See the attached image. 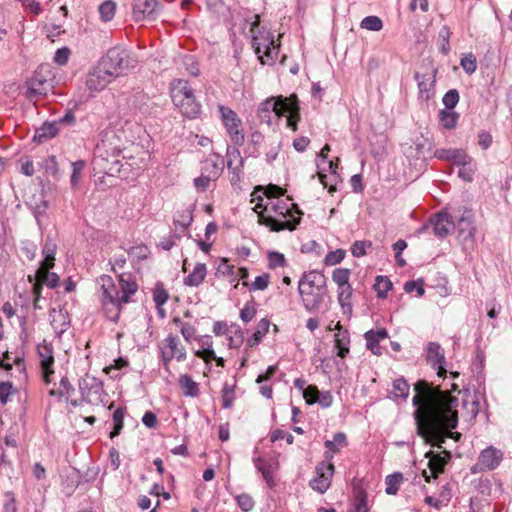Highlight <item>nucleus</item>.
<instances>
[{"label": "nucleus", "instance_id": "nucleus-15", "mask_svg": "<svg viewBox=\"0 0 512 512\" xmlns=\"http://www.w3.org/2000/svg\"><path fill=\"white\" fill-rule=\"evenodd\" d=\"M426 360L434 368H437V375L439 377L446 376L445 355L441 346L436 342H430L426 348Z\"/></svg>", "mask_w": 512, "mask_h": 512}, {"label": "nucleus", "instance_id": "nucleus-24", "mask_svg": "<svg viewBox=\"0 0 512 512\" xmlns=\"http://www.w3.org/2000/svg\"><path fill=\"white\" fill-rule=\"evenodd\" d=\"M443 453L445 454V457L434 454L432 451L426 453V457L429 458L428 467L433 478H437L439 474L444 471L447 460L450 458V452L444 450Z\"/></svg>", "mask_w": 512, "mask_h": 512}, {"label": "nucleus", "instance_id": "nucleus-59", "mask_svg": "<svg viewBox=\"0 0 512 512\" xmlns=\"http://www.w3.org/2000/svg\"><path fill=\"white\" fill-rule=\"evenodd\" d=\"M303 397L306 400L307 404H314L319 399V390L314 385H309L303 391Z\"/></svg>", "mask_w": 512, "mask_h": 512}, {"label": "nucleus", "instance_id": "nucleus-40", "mask_svg": "<svg viewBox=\"0 0 512 512\" xmlns=\"http://www.w3.org/2000/svg\"><path fill=\"white\" fill-rule=\"evenodd\" d=\"M403 481V475L401 473H395L388 475L385 479L386 493L389 495H395L399 490V485Z\"/></svg>", "mask_w": 512, "mask_h": 512}, {"label": "nucleus", "instance_id": "nucleus-22", "mask_svg": "<svg viewBox=\"0 0 512 512\" xmlns=\"http://www.w3.org/2000/svg\"><path fill=\"white\" fill-rule=\"evenodd\" d=\"M436 71L425 74L416 73L415 79L418 81L419 93L425 99H429L433 94Z\"/></svg>", "mask_w": 512, "mask_h": 512}, {"label": "nucleus", "instance_id": "nucleus-10", "mask_svg": "<svg viewBox=\"0 0 512 512\" xmlns=\"http://www.w3.org/2000/svg\"><path fill=\"white\" fill-rule=\"evenodd\" d=\"M218 112L231 141L236 145H242L245 140V134L242 128V120L237 113L224 105L218 106Z\"/></svg>", "mask_w": 512, "mask_h": 512}, {"label": "nucleus", "instance_id": "nucleus-3", "mask_svg": "<svg viewBox=\"0 0 512 512\" xmlns=\"http://www.w3.org/2000/svg\"><path fill=\"white\" fill-rule=\"evenodd\" d=\"M101 289V307L105 317L113 323L120 319L123 304L129 303L137 292L138 285L130 274L122 273L116 284L111 276L102 275L98 279Z\"/></svg>", "mask_w": 512, "mask_h": 512}, {"label": "nucleus", "instance_id": "nucleus-63", "mask_svg": "<svg viewBox=\"0 0 512 512\" xmlns=\"http://www.w3.org/2000/svg\"><path fill=\"white\" fill-rule=\"evenodd\" d=\"M70 55L71 51L69 48H60L55 52L54 61L59 65H65L68 62Z\"/></svg>", "mask_w": 512, "mask_h": 512}, {"label": "nucleus", "instance_id": "nucleus-18", "mask_svg": "<svg viewBox=\"0 0 512 512\" xmlns=\"http://www.w3.org/2000/svg\"><path fill=\"white\" fill-rule=\"evenodd\" d=\"M157 7L156 0H136L133 5V19L136 22L152 18Z\"/></svg>", "mask_w": 512, "mask_h": 512}, {"label": "nucleus", "instance_id": "nucleus-9", "mask_svg": "<svg viewBox=\"0 0 512 512\" xmlns=\"http://www.w3.org/2000/svg\"><path fill=\"white\" fill-rule=\"evenodd\" d=\"M253 47L262 64H273L279 54L280 44H276L274 35L268 30L259 31L253 36Z\"/></svg>", "mask_w": 512, "mask_h": 512}, {"label": "nucleus", "instance_id": "nucleus-46", "mask_svg": "<svg viewBox=\"0 0 512 512\" xmlns=\"http://www.w3.org/2000/svg\"><path fill=\"white\" fill-rule=\"evenodd\" d=\"M123 420H124V410L122 408H118L113 413V423L114 427L110 433V438H114L118 436L123 428Z\"/></svg>", "mask_w": 512, "mask_h": 512}, {"label": "nucleus", "instance_id": "nucleus-19", "mask_svg": "<svg viewBox=\"0 0 512 512\" xmlns=\"http://www.w3.org/2000/svg\"><path fill=\"white\" fill-rule=\"evenodd\" d=\"M364 338L368 350L374 355H382L383 351L380 342L388 338V332L385 328L378 329L377 331L369 330L364 334Z\"/></svg>", "mask_w": 512, "mask_h": 512}, {"label": "nucleus", "instance_id": "nucleus-30", "mask_svg": "<svg viewBox=\"0 0 512 512\" xmlns=\"http://www.w3.org/2000/svg\"><path fill=\"white\" fill-rule=\"evenodd\" d=\"M466 396L467 398L463 400V417L468 421H473L479 413V401L475 397L469 400L468 398L471 397L469 392H466Z\"/></svg>", "mask_w": 512, "mask_h": 512}, {"label": "nucleus", "instance_id": "nucleus-35", "mask_svg": "<svg viewBox=\"0 0 512 512\" xmlns=\"http://www.w3.org/2000/svg\"><path fill=\"white\" fill-rule=\"evenodd\" d=\"M169 299V293L163 284H157L153 290V300L158 308L162 317H164V310L161 308Z\"/></svg>", "mask_w": 512, "mask_h": 512}, {"label": "nucleus", "instance_id": "nucleus-27", "mask_svg": "<svg viewBox=\"0 0 512 512\" xmlns=\"http://www.w3.org/2000/svg\"><path fill=\"white\" fill-rule=\"evenodd\" d=\"M79 389L81 391L82 397L84 399L90 400L91 390H94L95 393H98L102 390V383L93 376L86 375L79 381Z\"/></svg>", "mask_w": 512, "mask_h": 512}, {"label": "nucleus", "instance_id": "nucleus-48", "mask_svg": "<svg viewBox=\"0 0 512 512\" xmlns=\"http://www.w3.org/2000/svg\"><path fill=\"white\" fill-rule=\"evenodd\" d=\"M351 271L347 268H336L332 272V280L339 285L348 284Z\"/></svg>", "mask_w": 512, "mask_h": 512}, {"label": "nucleus", "instance_id": "nucleus-60", "mask_svg": "<svg viewBox=\"0 0 512 512\" xmlns=\"http://www.w3.org/2000/svg\"><path fill=\"white\" fill-rule=\"evenodd\" d=\"M450 161H453L455 164L465 166L470 163L471 158L466 154V152L462 149H454L452 158Z\"/></svg>", "mask_w": 512, "mask_h": 512}, {"label": "nucleus", "instance_id": "nucleus-52", "mask_svg": "<svg viewBox=\"0 0 512 512\" xmlns=\"http://www.w3.org/2000/svg\"><path fill=\"white\" fill-rule=\"evenodd\" d=\"M440 121L444 128L451 129L456 126L457 115L446 110L440 111Z\"/></svg>", "mask_w": 512, "mask_h": 512}, {"label": "nucleus", "instance_id": "nucleus-32", "mask_svg": "<svg viewBox=\"0 0 512 512\" xmlns=\"http://www.w3.org/2000/svg\"><path fill=\"white\" fill-rule=\"evenodd\" d=\"M457 226L460 235L467 232V235L464 238L473 239L475 234V227L473 226L472 215L470 211H465V213L458 220Z\"/></svg>", "mask_w": 512, "mask_h": 512}, {"label": "nucleus", "instance_id": "nucleus-28", "mask_svg": "<svg viewBox=\"0 0 512 512\" xmlns=\"http://www.w3.org/2000/svg\"><path fill=\"white\" fill-rule=\"evenodd\" d=\"M207 275V267L204 263H197L193 271L184 278V284L190 287H198Z\"/></svg>", "mask_w": 512, "mask_h": 512}, {"label": "nucleus", "instance_id": "nucleus-26", "mask_svg": "<svg viewBox=\"0 0 512 512\" xmlns=\"http://www.w3.org/2000/svg\"><path fill=\"white\" fill-rule=\"evenodd\" d=\"M335 329L338 330L334 337L335 347L338 350L337 355L341 358H345L350 351L348 347L350 342L349 333L347 330L342 329L340 322H337Z\"/></svg>", "mask_w": 512, "mask_h": 512}, {"label": "nucleus", "instance_id": "nucleus-14", "mask_svg": "<svg viewBox=\"0 0 512 512\" xmlns=\"http://www.w3.org/2000/svg\"><path fill=\"white\" fill-rule=\"evenodd\" d=\"M116 77L104 67L100 62L99 64L88 74L86 85L91 91H102L109 83H111Z\"/></svg>", "mask_w": 512, "mask_h": 512}, {"label": "nucleus", "instance_id": "nucleus-21", "mask_svg": "<svg viewBox=\"0 0 512 512\" xmlns=\"http://www.w3.org/2000/svg\"><path fill=\"white\" fill-rule=\"evenodd\" d=\"M453 226L454 222L452 221L448 213L439 212L435 215L433 221V230L435 235H437L438 237H446L450 233L451 228Z\"/></svg>", "mask_w": 512, "mask_h": 512}, {"label": "nucleus", "instance_id": "nucleus-31", "mask_svg": "<svg viewBox=\"0 0 512 512\" xmlns=\"http://www.w3.org/2000/svg\"><path fill=\"white\" fill-rule=\"evenodd\" d=\"M270 327V321L266 318H262L256 325L255 332L252 337L248 339L247 344L250 347L256 346L260 343L263 337L268 333Z\"/></svg>", "mask_w": 512, "mask_h": 512}, {"label": "nucleus", "instance_id": "nucleus-49", "mask_svg": "<svg viewBox=\"0 0 512 512\" xmlns=\"http://www.w3.org/2000/svg\"><path fill=\"white\" fill-rule=\"evenodd\" d=\"M35 278L40 279L44 284L50 288H55L58 285L59 277L56 273H50L49 270L42 272H36Z\"/></svg>", "mask_w": 512, "mask_h": 512}, {"label": "nucleus", "instance_id": "nucleus-62", "mask_svg": "<svg viewBox=\"0 0 512 512\" xmlns=\"http://www.w3.org/2000/svg\"><path fill=\"white\" fill-rule=\"evenodd\" d=\"M237 503L243 511H250L254 507V500L248 494H241L237 496Z\"/></svg>", "mask_w": 512, "mask_h": 512}, {"label": "nucleus", "instance_id": "nucleus-45", "mask_svg": "<svg viewBox=\"0 0 512 512\" xmlns=\"http://www.w3.org/2000/svg\"><path fill=\"white\" fill-rule=\"evenodd\" d=\"M17 393V389L14 385L9 382H0V403L2 405L7 404L9 397Z\"/></svg>", "mask_w": 512, "mask_h": 512}, {"label": "nucleus", "instance_id": "nucleus-36", "mask_svg": "<svg viewBox=\"0 0 512 512\" xmlns=\"http://www.w3.org/2000/svg\"><path fill=\"white\" fill-rule=\"evenodd\" d=\"M117 4L112 0L104 1L98 8L100 19L103 22L111 21L116 13Z\"/></svg>", "mask_w": 512, "mask_h": 512}, {"label": "nucleus", "instance_id": "nucleus-64", "mask_svg": "<svg viewBox=\"0 0 512 512\" xmlns=\"http://www.w3.org/2000/svg\"><path fill=\"white\" fill-rule=\"evenodd\" d=\"M40 131L41 132L39 133V137L52 138L58 133V123L54 122L45 124Z\"/></svg>", "mask_w": 512, "mask_h": 512}, {"label": "nucleus", "instance_id": "nucleus-29", "mask_svg": "<svg viewBox=\"0 0 512 512\" xmlns=\"http://www.w3.org/2000/svg\"><path fill=\"white\" fill-rule=\"evenodd\" d=\"M179 386L186 397H197L200 394L199 384L188 374L179 377Z\"/></svg>", "mask_w": 512, "mask_h": 512}, {"label": "nucleus", "instance_id": "nucleus-23", "mask_svg": "<svg viewBox=\"0 0 512 512\" xmlns=\"http://www.w3.org/2000/svg\"><path fill=\"white\" fill-rule=\"evenodd\" d=\"M223 168V159L219 155L214 154L203 162L202 172L216 180L221 175Z\"/></svg>", "mask_w": 512, "mask_h": 512}, {"label": "nucleus", "instance_id": "nucleus-11", "mask_svg": "<svg viewBox=\"0 0 512 512\" xmlns=\"http://www.w3.org/2000/svg\"><path fill=\"white\" fill-rule=\"evenodd\" d=\"M161 356L167 366L173 359L183 361L186 359V349L177 335L169 334L160 345Z\"/></svg>", "mask_w": 512, "mask_h": 512}, {"label": "nucleus", "instance_id": "nucleus-38", "mask_svg": "<svg viewBox=\"0 0 512 512\" xmlns=\"http://www.w3.org/2000/svg\"><path fill=\"white\" fill-rule=\"evenodd\" d=\"M410 386L404 378H398L393 382L392 394L395 398L407 399Z\"/></svg>", "mask_w": 512, "mask_h": 512}, {"label": "nucleus", "instance_id": "nucleus-4", "mask_svg": "<svg viewBox=\"0 0 512 512\" xmlns=\"http://www.w3.org/2000/svg\"><path fill=\"white\" fill-rule=\"evenodd\" d=\"M254 211L258 215V222L270 228L271 231L279 232L282 230L294 231L301 221L303 214L296 204L291 207L284 201L277 200L265 205L257 203Z\"/></svg>", "mask_w": 512, "mask_h": 512}, {"label": "nucleus", "instance_id": "nucleus-42", "mask_svg": "<svg viewBox=\"0 0 512 512\" xmlns=\"http://www.w3.org/2000/svg\"><path fill=\"white\" fill-rule=\"evenodd\" d=\"M362 29L378 32L383 28V21L378 16H367L360 23Z\"/></svg>", "mask_w": 512, "mask_h": 512}, {"label": "nucleus", "instance_id": "nucleus-47", "mask_svg": "<svg viewBox=\"0 0 512 512\" xmlns=\"http://www.w3.org/2000/svg\"><path fill=\"white\" fill-rule=\"evenodd\" d=\"M257 313L256 305L254 301H248L240 311V319L244 323L250 322Z\"/></svg>", "mask_w": 512, "mask_h": 512}, {"label": "nucleus", "instance_id": "nucleus-61", "mask_svg": "<svg viewBox=\"0 0 512 512\" xmlns=\"http://www.w3.org/2000/svg\"><path fill=\"white\" fill-rule=\"evenodd\" d=\"M371 247L370 242L355 241L351 246V253L354 257H362L366 254V247Z\"/></svg>", "mask_w": 512, "mask_h": 512}, {"label": "nucleus", "instance_id": "nucleus-58", "mask_svg": "<svg viewBox=\"0 0 512 512\" xmlns=\"http://www.w3.org/2000/svg\"><path fill=\"white\" fill-rule=\"evenodd\" d=\"M459 101V93L456 89L449 90L443 97V104L447 109H453Z\"/></svg>", "mask_w": 512, "mask_h": 512}, {"label": "nucleus", "instance_id": "nucleus-12", "mask_svg": "<svg viewBox=\"0 0 512 512\" xmlns=\"http://www.w3.org/2000/svg\"><path fill=\"white\" fill-rule=\"evenodd\" d=\"M335 472V467L332 462L321 461L315 468V477L311 479L310 486L313 490L324 493L331 486L332 477Z\"/></svg>", "mask_w": 512, "mask_h": 512}, {"label": "nucleus", "instance_id": "nucleus-34", "mask_svg": "<svg viewBox=\"0 0 512 512\" xmlns=\"http://www.w3.org/2000/svg\"><path fill=\"white\" fill-rule=\"evenodd\" d=\"M172 323L187 342H191L195 338L196 329L192 324L182 321L179 317H174Z\"/></svg>", "mask_w": 512, "mask_h": 512}, {"label": "nucleus", "instance_id": "nucleus-51", "mask_svg": "<svg viewBox=\"0 0 512 512\" xmlns=\"http://www.w3.org/2000/svg\"><path fill=\"white\" fill-rule=\"evenodd\" d=\"M85 165V161L83 160L72 162V174L70 179L72 186H76L80 181Z\"/></svg>", "mask_w": 512, "mask_h": 512}, {"label": "nucleus", "instance_id": "nucleus-20", "mask_svg": "<svg viewBox=\"0 0 512 512\" xmlns=\"http://www.w3.org/2000/svg\"><path fill=\"white\" fill-rule=\"evenodd\" d=\"M255 466L258 471L261 472L265 481L269 484H273V475L278 468V461L275 458H263L258 457L254 460Z\"/></svg>", "mask_w": 512, "mask_h": 512}, {"label": "nucleus", "instance_id": "nucleus-50", "mask_svg": "<svg viewBox=\"0 0 512 512\" xmlns=\"http://www.w3.org/2000/svg\"><path fill=\"white\" fill-rule=\"evenodd\" d=\"M42 166L45 168L46 173L52 175L53 177L59 176V169L56 156L50 155L43 159Z\"/></svg>", "mask_w": 512, "mask_h": 512}, {"label": "nucleus", "instance_id": "nucleus-7", "mask_svg": "<svg viewBox=\"0 0 512 512\" xmlns=\"http://www.w3.org/2000/svg\"><path fill=\"white\" fill-rule=\"evenodd\" d=\"M100 63L111 71L116 78L136 66V60L132 57L131 52L122 46L110 48L100 60Z\"/></svg>", "mask_w": 512, "mask_h": 512}, {"label": "nucleus", "instance_id": "nucleus-2", "mask_svg": "<svg viewBox=\"0 0 512 512\" xmlns=\"http://www.w3.org/2000/svg\"><path fill=\"white\" fill-rule=\"evenodd\" d=\"M119 130H106L95 149L94 164L109 176L119 175L124 170L120 159L122 151L140 152L141 145L123 138Z\"/></svg>", "mask_w": 512, "mask_h": 512}, {"label": "nucleus", "instance_id": "nucleus-33", "mask_svg": "<svg viewBox=\"0 0 512 512\" xmlns=\"http://www.w3.org/2000/svg\"><path fill=\"white\" fill-rule=\"evenodd\" d=\"M338 302L344 311H351L352 287L350 283L337 286Z\"/></svg>", "mask_w": 512, "mask_h": 512}, {"label": "nucleus", "instance_id": "nucleus-56", "mask_svg": "<svg viewBox=\"0 0 512 512\" xmlns=\"http://www.w3.org/2000/svg\"><path fill=\"white\" fill-rule=\"evenodd\" d=\"M345 257V251L342 249H337L335 251L329 252L324 259L326 265L332 266L340 263Z\"/></svg>", "mask_w": 512, "mask_h": 512}, {"label": "nucleus", "instance_id": "nucleus-6", "mask_svg": "<svg viewBox=\"0 0 512 512\" xmlns=\"http://www.w3.org/2000/svg\"><path fill=\"white\" fill-rule=\"evenodd\" d=\"M326 276L316 270L306 272L299 280L298 290L307 310H315L323 301Z\"/></svg>", "mask_w": 512, "mask_h": 512}, {"label": "nucleus", "instance_id": "nucleus-17", "mask_svg": "<svg viewBox=\"0 0 512 512\" xmlns=\"http://www.w3.org/2000/svg\"><path fill=\"white\" fill-rule=\"evenodd\" d=\"M502 459V451L493 446H489L480 453L477 465L481 470H494L499 466Z\"/></svg>", "mask_w": 512, "mask_h": 512}, {"label": "nucleus", "instance_id": "nucleus-5", "mask_svg": "<svg viewBox=\"0 0 512 512\" xmlns=\"http://www.w3.org/2000/svg\"><path fill=\"white\" fill-rule=\"evenodd\" d=\"M170 97L174 106L186 118L195 119L201 113V104L189 81L174 79L169 86Z\"/></svg>", "mask_w": 512, "mask_h": 512}, {"label": "nucleus", "instance_id": "nucleus-53", "mask_svg": "<svg viewBox=\"0 0 512 512\" xmlns=\"http://www.w3.org/2000/svg\"><path fill=\"white\" fill-rule=\"evenodd\" d=\"M268 265L270 268L275 269L286 266L287 261L282 253L273 251L268 254Z\"/></svg>", "mask_w": 512, "mask_h": 512}, {"label": "nucleus", "instance_id": "nucleus-39", "mask_svg": "<svg viewBox=\"0 0 512 512\" xmlns=\"http://www.w3.org/2000/svg\"><path fill=\"white\" fill-rule=\"evenodd\" d=\"M235 388L236 384L224 383L221 396L223 408H230L235 400Z\"/></svg>", "mask_w": 512, "mask_h": 512}, {"label": "nucleus", "instance_id": "nucleus-25", "mask_svg": "<svg viewBox=\"0 0 512 512\" xmlns=\"http://www.w3.org/2000/svg\"><path fill=\"white\" fill-rule=\"evenodd\" d=\"M347 444L346 435L342 432L336 433L333 440L325 441V447L327 448V451L324 453L325 460L331 462L334 454L346 447Z\"/></svg>", "mask_w": 512, "mask_h": 512}, {"label": "nucleus", "instance_id": "nucleus-41", "mask_svg": "<svg viewBox=\"0 0 512 512\" xmlns=\"http://www.w3.org/2000/svg\"><path fill=\"white\" fill-rule=\"evenodd\" d=\"M392 288V283L389 278L384 276H378L376 278V283L374 284V289L379 298H386L389 290Z\"/></svg>", "mask_w": 512, "mask_h": 512}, {"label": "nucleus", "instance_id": "nucleus-8", "mask_svg": "<svg viewBox=\"0 0 512 512\" xmlns=\"http://www.w3.org/2000/svg\"><path fill=\"white\" fill-rule=\"evenodd\" d=\"M272 102V110L277 116L287 115V126L293 131L297 130V122L300 120V107L298 98L295 94L289 97H272L266 101V104Z\"/></svg>", "mask_w": 512, "mask_h": 512}, {"label": "nucleus", "instance_id": "nucleus-16", "mask_svg": "<svg viewBox=\"0 0 512 512\" xmlns=\"http://www.w3.org/2000/svg\"><path fill=\"white\" fill-rule=\"evenodd\" d=\"M51 89L52 85L43 78L40 71H36L29 83L26 91V97L29 100H37L39 96L47 95Z\"/></svg>", "mask_w": 512, "mask_h": 512}, {"label": "nucleus", "instance_id": "nucleus-54", "mask_svg": "<svg viewBox=\"0 0 512 512\" xmlns=\"http://www.w3.org/2000/svg\"><path fill=\"white\" fill-rule=\"evenodd\" d=\"M242 157L239 151H234L231 154H228L227 167L229 170H232L233 173L239 172V167L242 166Z\"/></svg>", "mask_w": 512, "mask_h": 512}, {"label": "nucleus", "instance_id": "nucleus-13", "mask_svg": "<svg viewBox=\"0 0 512 512\" xmlns=\"http://www.w3.org/2000/svg\"><path fill=\"white\" fill-rule=\"evenodd\" d=\"M37 354L40 359V367L42 371V379L45 384L52 382V376L54 374V350L51 343L43 341L37 346Z\"/></svg>", "mask_w": 512, "mask_h": 512}, {"label": "nucleus", "instance_id": "nucleus-44", "mask_svg": "<svg viewBox=\"0 0 512 512\" xmlns=\"http://www.w3.org/2000/svg\"><path fill=\"white\" fill-rule=\"evenodd\" d=\"M451 30L448 26H443L439 31V41H440V52L444 55H447L450 51V37Z\"/></svg>", "mask_w": 512, "mask_h": 512}, {"label": "nucleus", "instance_id": "nucleus-1", "mask_svg": "<svg viewBox=\"0 0 512 512\" xmlns=\"http://www.w3.org/2000/svg\"><path fill=\"white\" fill-rule=\"evenodd\" d=\"M414 390L412 403L416 406L414 418L418 435L438 448H442L449 437L458 439L460 434L452 432L458 425V398L426 380L417 381Z\"/></svg>", "mask_w": 512, "mask_h": 512}, {"label": "nucleus", "instance_id": "nucleus-37", "mask_svg": "<svg viewBox=\"0 0 512 512\" xmlns=\"http://www.w3.org/2000/svg\"><path fill=\"white\" fill-rule=\"evenodd\" d=\"M144 155H145V152L143 151V147L141 146L140 152L122 151L120 159L122 161L125 160V164H127L131 168H135V167L138 168L140 165V162H142L144 160V158L140 157V156H144Z\"/></svg>", "mask_w": 512, "mask_h": 512}, {"label": "nucleus", "instance_id": "nucleus-57", "mask_svg": "<svg viewBox=\"0 0 512 512\" xmlns=\"http://www.w3.org/2000/svg\"><path fill=\"white\" fill-rule=\"evenodd\" d=\"M282 439H285L287 444H289V445L293 444V442H294L293 435L288 432H285L282 429H275L270 433V441L272 443H274L278 440H282Z\"/></svg>", "mask_w": 512, "mask_h": 512}, {"label": "nucleus", "instance_id": "nucleus-43", "mask_svg": "<svg viewBox=\"0 0 512 512\" xmlns=\"http://www.w3.org/2000/svg\"><path fill=\"white\" fill-rule=\"evenodd\" d=\"M269 283H270V276H269V274L265 273L260 276H257L252 283L244 281V282H242V285L245 287H248L250 290L256 291V290H265L268 287Z\"/></svg>", "mask_w": 512, "mask_h": 512}, {"label": "nucleus", "instance_id": "nucleus-55", "mask_svg": "<svg viewBox=\"0 0 512 512\" xmlns=\"http://www.w3.org/2000/svg\"><path fill=\"white\" fill-rule=\"evenodd\" d=\"M461 66L464 69L465 72L468 74H472L476 71L477 63H476V57L473 54H467L461 59Z\"/></svg>", "mask_w": 512, "mask_h": 512}]
</instances>
